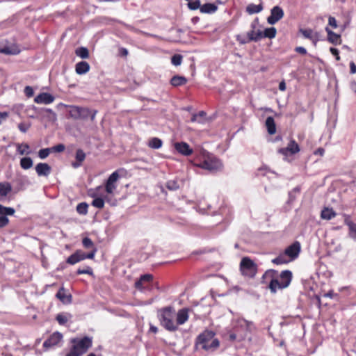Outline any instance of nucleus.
Instances as JSON below:
<instances>
[{
	"instance_id": "obj_22",
	"label": "nucleus",
	"mask_w": 356,
	"mask_h": 356,
	"mask_svg": "<svg viewBox=\"0 0 356 356\" xmlns=\"http://www.w3.org/2000/svg\"><path fill=\"white\" fill-rule=\"evenodd\" d=\"M75 158L76 161L73 162L72 165L73 168H77L81 165L82 162L85 160L86 154L81 149H78L76 152Z\"/></svg>"
},
{
	"instance_id": "obj_37",
	"label": "nucleus",
	"mask_w": 356,
	"mask_h": 356,
	"mask_svg": "<svg viewBox=\"0 0 356 356\" xmlns=\"http://www.w3.org/2000/svg\"><path fill=\"white\" fill-rule=\"evenodd\" d=\"M71 316H72L70 314L60 313V314H57L56 319L60 325H65L68 321V319Z\"/></svg>"
},
{
	"instance_id": "obj_46",
	"label": "nucleus",
	"mask_w": 356,
	"mask_h": 356,
	"mask_svg": "<svg viewBox=\"0 0 356 356\" xmlns=\"http://www.w3.org/2000/svg\"><path fill=\"white\" fill-rule=\"evenodd\" d=\"M201 3H200V0H195V1H189L188 3V7L190 10H197L198 8L200 9V7H201Z\"/></svg>"
},
{
	"instance_id": "obj_58",
	"label": "nucleus",
	"mask_w": 356,
	"mask_h": 356,
	"mask_svg": "<svg viewBox=\"0 0 356 356\" xmlns=\"http://www.w3.org/2000/svg\"><path fill=\"white\" fill-rule=\"evenodd\" d=\"M328 24L334 29L337 27V20L334 17H330L328 19Z\"/></svg>"
},
{
	"instance_id": "obj_23",
	"label": "nucleus",
	"mask_w": 356,
	"mask_h": 356,
	"mask_svg": "<svg viewBox=\"0 0 356 356\" xmlns=\"http://www.w3.org/2000/svg\"><path fill=\"white\" fill-rule=\"evenodd\" d=\"M11 191L12 186L9 182H0V200H3Z\"/></svg>"
},
{
	"instance_id": "obj_11",
	"label": "nucleus",
	"mask_w": 356,
	"mask_h": 356,
	"mask_svg": "<svg viewBox=\"0 0 356 356\" xmlns=\"http://www.w3.org/2000/svg\"><path fill=\"white\" fill-rule=\"evenodd\" d=\"M300 250V243L298 241H296L286 248L284 253L286 256H288L291 260H293L298 257Z\"/></svg>"
},
{
	"instance_id": "obj_17",
	"label": "nucleus",
	"mask_w": 356,
	"mask_h": 356,
	"mask_svg": "<svg viewBox=\"0 0 356 356\" xmlns=\"http://www.w3.org/2000/svg\"><path fill=\"white\" fill-rule=\"evenodd\" d=\"M176 326L184 324L188 319V309L183 308L176 313Z\"/></svg>"
},
{
	"instance_id": "obj_36",
	"label": "nucleus",
	"mask_w": 356,
	"mask_h": 356,
	"mask_svg": "<svg viewBox=\"0 0 356 356\" xmlns=\"http://www.w3.org/2000/svg\"><path fill=\"white\" fill-rule=\"evenodd\" d=\"M345 223L346 225L348 226L350 236L353 239L356 241V223H355L352 221L347 222V220L345 221Z\"/></svg>"
},
{
	"instance_id": "obj_63",
	"label": "nucleus",
	"mask_w": 356,
	"mask_h": 356,
	"mask_svg": "<svg viewBox=\"0 0 356 356\" xmlns=\"http://www.w3.org/2000/svg\"><path fill=\"white\" fill-rule=\"evenodd\" d=\"M350 70L351 74L356 73V65L353 61L350 63Z\"/></svg>"
},
{
	"instance_id": "obj_31",
	"label": "nucleus",
	"mask_w": 356,
	"mask_h": 356,
	"mask_svg": "<svg viewBox=\"0 0 356 356\" xmlns=\"http://www.w3.org/2000/svg\"><path fill=\"white\" fill-rule=\"evenodd\" d=\"M187 82V79L186 77L182 76H174L170 79V83L173 86H180L184 85Z\"/></svg>"
},
{
	"instance_id": "obj_44",
	"label": "nucleus",
	"mask_w": 356,
	"mask_h": 356,
	"mask_svg": "<svg viewBox=\"0 0 356 356\" xmlns=\"http://www.w3.org/2000/svg\"><path fill=\"white\" fill-rule=\"evenodd\" d=\"M92 205L98 209H102L104 206V200L101 197H96L92 200Z\"/></svg>"
},
{
	"instance_id": "obj_26",
	"label": "nucleus",
	"mask_w": 356,
	"mask_h": 356,
	"mask_svg": "<svg viewBox=\"0 0 356 356\" xmlns=\"http://www.w3.org/2000/svg\"><path fill=\"white\" fill-rule=\"evenodd\" d=\"M264 7L263 4L261 3L258 5H255L254 3H250L246 7V12L249 15L259 13L262 11Z\"/></svg>"
},
{
	"instance_id": "obj_42",
	"label": "nucleus",
	"mask_w": 356,
	"mask_h": 356,
	"mask_svg": "<svg viewBox=\"0 0 356 356\" xmlns=\"http://www.w3.org/2000/svg\"><path fill=\"white\" fill-rule=\"evenodd\" d=\"M80 261V259L79 257V254H77L76 251L71 254L67 259V263L71 265H74Z\"/></svg>"
},
{
	"instance_id": "obj_43",
	"label": "nucleus",
	"mask_w": 356,
	"mask_h": 356,
	"mask_svg": "<svg viewBox=\"0 0 356 356\" xmlns=\"http://www.w3.org/2000/svg\"><path fill=\"white\" fill-rule=\"evenodd\" d=\"M183 56L181 54H175L171 58V63L175 66H179L181 64Z\"/></svg>"
},
{
	"instance_id": "obj_20",
	"label": "nucleus",
	"mask_w": 356,
	"mask_h": 356,
	"mask_svg": "<svg viewBox=\"0 0 356 356\" xmlns=\"http://www.w3.org/2000/svg\"><path fill=\"white\" fill-rule=\"evenodd\" d=\"M300 32L302 34V35L305 38L311 40L314 44H316V42L318 40V35L317 33H314L311 29H300Z\"/></svg>"
},
{
	"instance_id": "obj_24",
	"label": "nucleus",
	"mask_w": 356,
	"mask_h": 356,
	"mask_svg": "<svg viewBox=\"0 0 356 356\" xmlns=\"http://www.w3.org/2000/svg\"><path fill=\"white\" fill-rule=\"evenodd\" d=\"M266 127L268 131V133L270 135H273L276 132V125L274 120V118L271 116H269L266 120Z\"/></svg>"
},
{
	"instance_id": "obj_30",
	"label": "nucleus",
	"mask_w": 356,
	"mask_h": 356,
	"mask_svg": "<svg viewBox=\"0 0 356 356\" xmlns=\"http://www.w3.org/2000/svg\"><path fill=\"white\" fill-rule=\"evenodd\" d=\"M16 146L17 152L20 155H29L31 153V151L30 150V146L27 143H17Z\"/></svg>"
},
{
	"instance_id": "obj_5",
	"label": "nucleus",
	"mask_w": 356,
	"mask_h": 356,
	"mask_svg": "<svg viewBox=\"0 0 356 356\" xmlns=\"http://www.w3.org/2000/svg\"><path fill=\"white\" fill-rule=\"evenodd\" d=\"M240 270L243 275L253 277L257 273V265L248 257H244L241 259L240 264Z\"/></svg>"
},
{
	"instance_id": "obj_18",
	"label": "nucleus",
	"mask_w": 356,
	"mask_h": 356,
	"mask_svg": "<svg viewBox=\"0 0 356 356\" xmlns=\"http://www.w3.org/2000/svg\"><path fill=\"white\" fill-rule=\"evenodd\" d=\"M35 171L38 176H48L51 173V168L46 163H39L35 166Z\"/></svg>"
},
{
	"instance_id": "obj_7",
	"label": "nucleus",
	"mask_w": 356,
	"mask_h": 356,
	"mask_svg": "<svg viewBox=\"0 0 356 356\" xmlns=\"http://www.w3.org/2000/svg\"><path fill=\"white\" fill-rule=\"evenodd\" d=\"M277 272L275 270H267L263 275L262 278L266 279L267 277H270V282L269 284V289L270 291L273 293H276L277 289H282L283 288H281V284L277 280Z\"/></svg>"
},
{
	"instance_id": "obj_49",
	"label": "nucleus",
	"mask_w": 356,
	"mask_h": 356,
	"mask_svg": "<svg viewBox=\"0 0 356 356\" xmlns=\"http://www.w3.org/2000/svg\"><path fill=\"white\" fill-rule=\"evenodd\" d=\"M43 112L48 113L46 116L52 121L56 120V114L51 108H44Z\"/></svg>"
},
{
	"instance_id": "obj_64",
	"label": "nucleus",
	"mask_w": 356,
	"mask_h": 356,
	"mask_svg": "<svg viewBox=\"0 0 356 356\" xmlns=\"http://www.w3.org/2000/svg\"><path fill=\"white\" fill-rule=\"evenodd\" d=\"M350 88L352 91L356 93V81H351L350 82Z\"/></svg>"
},
{
	"instance_id": "obj_4",
	"label": "nucleus",
	"mask_w": 356,
	"mask_h": 356,
	"mask_svg": "<svg viewBox=\"0 0 356 356\" xmlns=\"http://www.w3.org/2000/svg\"><path fill=\"white\" fill-rule=\"evenodd\" d=\"M197 165L210 172H217L220 170L223 166L221 161L212 155L208 156Z\"/></svg>"
},
{
	"instance_id": "obj_14",
	"label": "nucleus",
	"mask_w": 356,
	"mask_h": 356,
	"mask_svg": "<svg viewBox=\"0 0 356 356\" xmlns=\"http://www.w3.org/2000/svg\"><path fill=\"white\" fill-rule=\"evenodd\" d=\"M175 149L181 155L190 156L193 154V151L188 143L186 142H178L175 143Z\"/></svg>"
},
{
	"instance_id": "obj_41",
	"label": "nucleus",
	"mask_w": 356,
	"mask_h": 356,
	"mask_svg": "<svg viewBox=\"0 0 356 356\" xmlns=\"http://www.w3.org/2000/svg\"><path fill=\"white\" fill-rule=\"evenodd\" d=\"M165 186L170 191H176L179 188V185L176 180H169L166 182Z\"/></svg>"
},
{
	"instance_id": "obj_10",
	"label": "nucleus",
	"mask_w": 356,
	"mask_h": 356,
	"mask_svg": "<svg viewBox=\"0 0 356 356\" xmlns=\"http://www.w3.org/2000/svg\"><path fill=\"white\" fill-rule=\"evenodd\" d=\"M299 152V145L294 140H291L286 147L278 149V152L285 156L295 154Z\"/></svg>"
},
{
	"instance_id": "obj_1",
	"label": "nucleus",
	"mask_w": 356,
	"mask_h": 356,
	"mask_svg": "<svg viewBox=\"0 0 356 356\" xmlns=\"http://www.w3.org/2000/svg\"><path fill=\"white\" fill-rule=\"evenodd\" d=\"M215 332L211 330H204L197 337L195 343V348L197 349L201 348L207 352L216 350L220 346V341L217 338H215Z\"/></svg>"
},
{
	"instance_id": "obj_33",
	"label": "nucleus",
	"mask_w": 356,
	"mask_h": 356,
	"mask_svg": "<svg viewBox=\"0 0 356 356\" xmlns=\"http://www.w3.org/2000/svg\"><path fill=\"white\" fill-rule=\"evenodd\" d=\"M277 30L275 27L266 28L264 32L261 31V38H274L276 36Z\"/></svg>"
},
{
	"instance_id": "obj_29",
	"label": "nucleus",
	"mask_w": 356,
	"mask_h": 356,
	"mask_svg": "<svg viewBox=\"0 0 356 356\" xmlns=\"http://www.w3.org/2000/svg\"><path fill=\"white\" fill-rule=\"evenodd\" d=\"M247 36L250 42H258L261 39V31L259 29L257 31L250 30L247 33Z\"/></svg>"
},
{
	"instance_id": "obj_40",
	"label": "nucleus",
	"mask_w": 356,
	"mask_h": 356,
	"mask_svg": "<svg viewBox=\"0 0 356 356\" xmlns=\"http://www.w3.org/2000/svg\"><path fill=\"white\" fill-rule=\"evenodd\" d=\"M239 323L241 326H245L246 330L249 332H252L254 329V323L252 321L241 319Z\"/></svg>"
},
{
	"instance_id": "obj_21",
	"label": "nucleus",
	"mask_w": 356,
	"mask_h": 356,
	"mask_svg": "<svg viewBox=\"0 0 356 356\" xmlns=\"http://www.w3.org/2000/svg\"><path fill=\"white\" fill-rule=\"evenodd\" d=\"M90 65L86 61H81L76 64L75 71L76 73L82 75L86 74L90 70Z\"/></svg>"
},
{
	"instance_id": "obj_60",
	"label": "nucleus",
	"mask_w": 356,
	"mask_h": 356,
	"mask_svg": "<svg viewBox=\"0 0 356 356\" xmlns=\"http://www.w3.org/2000/svg\"><path fill=\"white\" fill-rule=\"evenodd\" d=\"M296 200V195L295 193H293V191H290L289 193V200L287 201V202L289 204H291L292 203L294 200Z\"/></svg>"
},
{
	"instance_id": "obj_2",
	"label": "nucleus",
	"mask_w": 356,
	"mask_h": 356,
	"mask_svg": "<svg viewBox=\"0 0 356 356\" xmlns=\"http://www.w3.org/2000/svg\"><path fill=\"white\" fill-rule=\"evenodd\" d=\"M176 311L171 306L161 308L158 311V318L161 325L170 332H175L177 330V326L174 321Z\"/></svg>"
},
{
	"instance_id": "obj_6",
	"label": "nucleus",
	"mask_w": 356,
	"mask_h": 356,
	"mask_svg": "<svg viewBox=\"0 0 356 356\" xmlns=\"http://www.w3.org/2000/svg\"><path fill=\"white\" fill-rule=\"evenodd\" d=\"M69 115L74 120H86L90 115L88 108L78 106H70Z\"/></svg>"
},
{
	"instance_id": "obj_56",
	"label": "nucleus",
	"mask_w": 356,
	"mask_h": 356,
	"mask_svg": "<svg viewBox=\"0 0 356 356\" xmlns=\"http://www.w3.org/2000/svg\"><path fill=\"white\" fill-rule=\"evenodd\" d=\"M24 93L27 97H31L33 96L34 91L32 87L31 86H26L24 88Z\"/></svg>"
},
{
	"instance_id": "obj_45",
	"label": "nucleus",
	"mask_w": 356,
	"mask_h": 356,
	"mask_svg": "<svg viewBox=\"0 0 356 356\" xmlns=\"http://www.w3.org/2000/svg\"><path fill=\"white\" fill-rule=\"evenodd\" d=\"M51 152V147L41 149H40V150H39V152H38V156H39L41 159H46V158L49 155V154H50Z\"/></svg>"
},
{
	"instance_id": "obj_38",
	"label": "nucleus",
	"mask_w": 356,
	"mask_h": 356,
	"mask_svg": "<svg viewBox=\"0 0 356 356\" xmlns=\"http://www.w3.org/2000/svg\"><path fill=\"white\" fill-rule=\"evenodd\" d=\"M88 204L86 202H81L76 206V211L81 215H86L88 213Z\"/></svg>"
},
{
	"instance_id": "obj_47",
	"label": "nucleus",
	"mask_w": 356,
	"mask_h": 356,
	"mask_svg": "<svg viewBox=\"0 0 356 356\" xmlns=\"http://www.w3.org/2000/svg\"><path fill=\"white\" fill-rule=\"evenodd\" d=\"M82 243L83 247L88 249L95 248L92 241L88 237H85L82 241Z\"/></svg>"
},
{
	"instance_id": "obj_61",
	"label": "nucleus",
	"mask_w": 356,
	"mask_h": 356,
	"mask_svg": "<svg viewBox=\"0 0 356 356\" xmlns=\"http://www.w3.org/2000/svg\"><path fill=\"white\" fill-rule=\"evenodd\" d=\"M259 25V19L258 18H256L254 19L252 22L251 23V30H254V31H256V29L257 28Z\"/></svg>"
},
{
	"instance_id": "obj_35",
	"label": "nucleus",
	"mask_w": 356,
	"mask_h": 356,
	"mask_svg": "<svg viewBox=\"0 0 356 356\" xmlns=\"http://www.w3.org/2000/svg\"><path fill=\"white\" fill-rule=\"evenodd\" d=\"M75 54L81 58L86 59L89 57V51L86 47H79L75 50Z\"/></svg>"
},
{
	"instance_id": "obj_34",
	"label": "nucleus",
	"mask_w": 356,
	"mask_h": 356,
	"mask_svg": "<svg viewBox=\"0 0 356 356\" xmlns=\"http://www.w3.org/2000/svg\"><path fill=\"white\" fill-rule=\"evenodd\" d=\"M33 164V160L31 157H23L20 160V166L24 170L30 169Z\"/></svg>"
},
{
	"instance_id": "obj_8",
	"label": "nucleus",
	"mask_w": 356,
	"mask_h": 356,
	"mask_svg": "<svg viewBox=\"0 0 356 356\" xmlns=\"http://www.w3.org/2000/svg\"><path fill=\"white\" fill-rule=\"evenodd\" d=\"M284 15L283 9L279 6H275L271 8L270 14L267 18V22L269 24L273 25L282 19Z\"/></svg>"
},
{
	"instance_id": "obj_13",
	"label": "nucleus",
	"mask_w": 356,
	"mask_h": 356,
	"mask_svg": "<svg viewBox=\"0 0 356 356\" xmlns=\"http://www.w3.org/2000/svg\"><path fill=\"white\" fill-rule=\"evenodd\" d=\"M62 339V334L58 332H56L53 333L47 340L44 341L43 346L46 348L55 346L59 343Z\"/></svg>"
},
{
	"instance_id": "obj_55",
	"label": "nucleus",
	"mask_w": 356,
	"mask_h": 356,
	"mask_svg": "<svg viewBox=\"0 0 356 356\" xmlns=\"http://www.w3.org/2000/svg\"><path fill=\"white\" fill-rule=\"evenodd\" d=\"M116 188V186L115 184H109L108 182H106V186H105V189H106V191L108 193H112L113 192V191Z\"/></svg>"
},
{
	"instance_id": "obj_57",
	"label": "nucleus",
	"mask_w": 356,
	"mask_h": 356,
	"mask_svg": "<svg viewBox=\"0 0 356 356\" xmlns=\"http://www.w3.org/2000/svg\"><path fill=\"white\" fill-rule=\"evenodd\" d=\"M330 51L331 52V54L332 55H334L335 56L337 60H340V56L339 55V50L337 49L334 48V47H330Z\"/></svg>"
},
{
	"instance_id": "obj_27",
	"label": "nucleus",
	"mask_w": 356,
	"mask_h": 356,
	"mask_svg": "<svg viewBox=\"0 0 356 356\" xmlns=\"http://www.w3.org/2000/svg\"><path fill=\"white\" fill-rule=\"evenodd\" d=\"M337 216L336 212L332 208H324L321 213V217L324 220H331Z\"/></svg>"
},
{
	"instance_id": "obj_50",
	"label": "nucleus",
	"mask_w": 356,
	"mask_h": 356,
	"mask_svg": "<svg viewBox=\"0 0 356 356\" xmlns=\"http://www.w3.org/2000/svg\"><path fill=\"white\" fill-rule=\"evenodd\" d=\"M236 40L241 44H245L250 42V40H249L247 35H245L239 34L236 36Z\"/></svg>"
},
{
	"instance_id": "obj_25",
	"label": "nucleus",
	"mask_w": 356,
	"mask_h": 356,
	"mask_svg": "<svg viewBox=\"0 0 356 356\" xmlns=\"http://www.w3.org/2000/svg\"><path fill=\"white\" fill-rule=\"evenodd\" d=\"M218 10V6L212 3H207L200 7V12L202 13H214Z\"/></svg>"
},
{
	"instance_id": "obj_39",
	"label": "nucleus",
	"mask_w": 356,
	"mask_h": 356,
	"mask_svg": "<svg viewBox=\"0 0 356 356\" xmlns=\"http://www.w3.org/2000/svg\"><path fill=\"white\" fill-rule=\"evenodd\" d=\"M272 262L275 264L280 265L283 264H286L289 262V260L286 259V255L284 253L280 254L276 258L272 260Z\"/></svg>"
},
{
	"instance_id": "obj_16",
	"label": "nucleus",
	"mask_w": 356,
	"mask_h": 356,
	"mask_svg": "<svg viewBox=\"0 0 356 356\" xmlns=\"http://www.w3.org/2000/svg\"><path fill=\"white\" fill-rule=\"evenodd\" d=\"M292 280V273L289 270H283L280 275L281 288H286L289 286Z\"/></svg>"
},
{
	"instance_id": "obj_9",
	"label": "nucleus",
	"mask_w": 356,
	"mask_h": 356,
	"mask_svg": "<svg viewBox=\"0 0 356 356\" xmlns=\"http://www.w3.org/2000/svg\"><path fill=\"white\" fill-rule=\"evenodd\" d=\"M15 210L12 207H6L0 204V228L6 227L9 223L7 216H13Z\"/></svg>"
},
{
	"instance_id": "obj_48",
	"label": "nucleus",
	"mask_w": 356,
	"mask_h": 356,
	"mask_svg": "<svg viewBox=\"0 0 356 356\" xmlns=\"http://www.w3.org/2000/svg\"><path fill=\"white\" fill-rule=\"evenodd\" d=\"M0 52L3 53L5 54L14 55V54H17L19 52V51L17 49H11L10 47H6L1 49L0 50Z\"/></svg>"
},
{
	"instance_id": "obj_54",
	"label": "nucleus",
	"mask_w": 356,
	"mask_h": 356,
	"mask_svg": "<svg viewBox=\"0 0 356 356\" xmlns=\"http://www.w3.org/2000/svg\"><path fill=\"white\" fill-rule=\"evenodd\" d=\"M31 125L30 124H25V123H19L18 124V129H19V131L22 133H26L29 129L30 128Z\"/></svg>"
},
{
	"instance_id": "obj_32",
	"label": "nucleus",
	"mask_w": 356,
	"mask_h": 356,
	"mask_svg": "<svg viewBox=\"0 0 356 356\" xmlns=\"http://www.w3.org/2000/svg\"><path fill=\"white\" fill-rule=\"evenodd\" d=\"M162 145H163V141L159 138H156V137H154V138H151L149 141H148V147L152 148V149H159L162 147Z\"/></svg>"
},
{
	"instance_id": "obj_12",
	"label": "nucleus",
	"mask_w": 356,
	"mask_h": 356,
	"mask_svg": "<svg viewBox=\"0 0 356 356\" xmlns=\"http://www.w3.org/2000/svg\"><path fill=\"white\" fill-rule=\"evenodd\" d=\"M153 280L151 274H145L140 276V279L135 282V287L140 291H143L148 287V284Z\"/></svg>"
},
{
	"instance_id": "obj_3",
	"label": "nucleus",
	"mask_w": 356,
	"mask_h": 356,
	"mask_svg": "<svg viewBox=\"0 0 356 356\" xmlns=\"http://www.w3.org/2000/svg\"><path fill=\"white\" fill-rule=\"evenodd\" d=\"M72 347L65 356H81L92 346V338L84 337L83 338H73L71 339Z\"/></svg>"
},
{
	"instance_id": "obj_28",
	"label": "nucleus",
	"mask_w": 356,
	"mask_h": 356,
	"mask_svg": "<svg viewBox=\"0 0 356 356\" xmlns=\"http://www.w3.org/2000/svg\"><path fill=\"white\" fill-rule=\"evenodd\" d=\"M56 297L59 299L63 302H70L72 296L71 295H66L65 291L63 287H61L57 293L56 294Z\"/></svg>"
},
{
	"instance_id": "obj_19",
	"label": "nucleus",
	"mask_w": 356,
	"mask_h": 356,
	"mask_svg": "<svg viewBox=\"0 0 356 356\" xmlns=\"http://www.w3.org/2000/svg\"><path fill=\"white\" fill-rule=\"evenodd\" d=\"M325 31L327 33V40L329 42L337 45L340 44L341 42V35L339 34L335 33L332 31H331L328 27L325 28Z\"/></svg>"
},
{
	"instance_id": "obj_62",
	"label": "nucleus",
	"mask_w": 356,
	"mask_h": 356,
	"mask_svg": "<svg viewBox=\"0 0 356 356\" xmlns=\"http://www.w3.org/2000/svg\"><path fill=\"white\" fill-rule=\"evenodd\" d=\"M97 252V248H93V249H92V251L88 254H86V257H87V259H93L95 255V253Z\"/></svg>"
},
{
	"instance_id": "obj_52",
	"label": "nucleus",
	"mask_w": 356,
	"mask_h": 356,
	"mask_svg": "<svg viewBox=\"0 0 356 356\" xmlns=\"http://www.w3.org/2000/svg\"><path fill=\"white\" fill-rule=\"evenodd\" d=\"M51 152H63L65 149L63 144H58L51 147Z\"/></svg>"
},
{
	"instance_id": "obj_51",
	"label": "nucleus",
	"mask_w": 356,
	"mask_h": 356,
	"mask_svg": "<svg viewBox=\"0 0 356 356\" xmlns=\"http://www.w3.org/2000/svg\"><path fill=\"white\" fill-rule=\"evenodd\" d=\"M119 178V174L117 171L113 172L108 178L107 181L109 184H115Z\"/></svg>"
},
{
	"instance_id": "obj_15",
	"label": "nucleus",
	"mask_w": 356,
	"mask_h": 356,
	"mask_svg": "<svg viewBox=\"0 0 356 356\" xmlns=\"http://www.w3.org/2000/svg\"><path fill=\"white\" fill-rule=\"evenodd\" d=\"M55 99V97L48 92H41L37 95L34 102L37 104H49L52 103Z\"/></svg>"
},
{
	"instance_id": "obj_59",
	"label": "nucleus",
	"mask_w": 356,
	"mask_h": 356,
	"mask_svg": "<svg viewBox=\"0 0 356 356\" xmlns=\"http://www.w3.org/2000/svg\"><path fill=\"white\" fill-rule=\"evenodd\" d=\"M295 51L302 55L307 54V50L303 47H297L295 48Z\"/></svg>"
},
{
	"instance_id": "obj_53",
	"label": "nucleus",
	"mask_w": 356,
	"mask_h": 356,
	"mask_svg": "<svg viewBox=\"0 0 356 356\" xmlns=\"http://www.w3.org/2000/svg\"><path fill=\"white\" fill-rule=\"evenodd\" d=\"M76 273L78 275L81 274H88V275H92V270L90 267L87 266L86 268L81 269L79 268L76 271Z\"/></svg>"
}]
</instances>
